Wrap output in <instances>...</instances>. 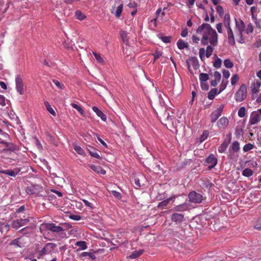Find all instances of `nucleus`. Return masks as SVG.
I'll return each instance as SVG.
<instances>
[{
    "label": "nucleus",
    "instance_id": "f257e3e1",
    "mask_svg": "<svg viewBox=\"0 0 261 261\" xmlns=\"http://www.w3.org/2000/svg\"><path fill=\"white\" fill-rule=\"evenodd\" d=\"M196 32L198 34L203 32L201 42L203 45H207L208 43L213 46L218 45V34L210 24L202 23L197 28Z\"/></svg>",
    "mask_w": 261,
    "mask_h": 261
},
{
    "label": "nucleus",
    "instance_id": "f03ea898",
    "mask_svg": "<svg viewBox=\"0 0 261 261\" xmlns=\"http://www.w3.org/2000/svg\"><path fill=\"white\" fill-rule=\"evenodd\" d=\"M247 86L245 84H242L234 95V99L237 102H241L247 97Z\"/></svg>",
    "mask_w": 261,
    "mask_h": 261
},
{
    "label": "nucleus",
    "instance_id": "7ed1b4c3",
    "mask_svg": "<svg viewBox=\"0 0 261 261\" xmlns=\"http://www.w3.org/2000/svg\"><path fill=\"white\" fill-rule=\"evenodd\" d=\"M190 201L193 203H199L203 200V196L195 191L191 192L188 195Z\"/></svg>",
    "mask_w": 261,
    "mask_h": 261
},
{
    "label": "nucleus",
    "instance_id": "20e7f679",
    "mask_svg": "<svg viewBox=\"0 0 261 261\" xmlns=\"http://www.w3.org/2000/svg\"><path fill=\"white\" fill-rule=\"evenodd\" d=\"M261 86V81L258 80H255L251 83L250 85L251 94L252 96L257 95L259 91V89Z\"/></svg>",
    "mask_w": 261,
    "mask_h": 261
},
{
    "label": "nucleus",
    "instance_id": "39448f33",
    "mask_svg": "<svg viewBox=\"0 0 261 261\" xmlns=\"http://www.w3.org/2000/svg\"><path fill=\"white\" fill-rule=\"evenodd\" d=\"M224 107V106L223 105H221L217 110H215L211 113L210 117L212 123L215 122L218 118L221 115Z\"/></svg>",
    "mask_w": 261,
    "mask_h": 261
},
{
    "label": "nucleus",
    "instance_id": "423d86ee",
    "mask_svg": "<svg viewBox=\"0 0 261 261\" xmlns=\"http://www.w3.org/2000/svg\"><path fill=\"white\" fill-rule=\"evenodd\" d=\"M29 219H16L12 221L11 227L15 229H18L19 227L27 225L29 222Z\"/></svg>",
    "mask_w": 261,
    "mask_h": 261
},
{
    "label": "nucleus",
    "instance_id": "0eeeda50",
    "mask_svg": "<svg viewBox=\"0 0 261 261\" xmlns=\"http://www.w3.org/2000/svg\"><path fill=\"white\" fill-rule=\"evenodd\" d=\"M16 89L19 94L22 95L24 93L23 83L20 75H17L15 78Z\"/></svg>",
    "mask_w": 261,
    "mask_h": 261
},
{
    "label": "nucleus",
    "instance_id": "6e6552de",
    "mask_svg": "<svg viewBox=\"0 0 261 261\" xmlns=\"http://www.w3.org/2000/svg\"><path fill=\"white\" fill-rule=\"evenodd\" d=\"M217 158L213 154H210L205 160V163L208 165V168L210 169L214 168L217 165Z\"/></svg>",
    "mask_w": 261,
    "mask_h": 261
},
{
    "label": "nucleus",
    "instance_id": "1a4fd4ad",
    "mask_svg": "<svg viewBox=\"0 0 261 261\" xmlns=\"http://www.w3.org/2000/svg\"><path fill=\"white\" fill-rule=\"evenodd\" d=\"M25 242L22 237H19L13 240L10 243V246H14L15 248H22L23 247Z\"/></svg>",
    "mask_w": 261,
    "mask_h": 261
},
{
    "label": "nucleus",
    "instance_id": "9d476101",
    "mask_svg": "<svg viewBox=\"0 0 261 261\" xmlns=\"http://www.w3.org/2000/svg\"><path fill=\"white\" fill-rule=\"evenodd\" d=\"M45 228L46 229L54 232H60L64 230L63 227L57 226L54 223L46 224Z\"/></svg>",
    "mask_w": 261,
    "mask_h": 261
},
{
    "label": "nucleus",
    "instance_id": "9b49d317",
    "mask_svg": "<svg viewBox=\"0 0 261 261\" xmlns=\"http://www.w3.org/2000/svg\"><path fill=\"white\" fill-rule=\"evenodd\" d=\"M235 23L236 28L238 32V35L241 36L245 29V24L242 20L240 19L238 21L236 18H235Z\"/></svg>",
    "mask_w": 261,
    "mask_h": 261
},
{
    "label": "nucleus",
    "instance_id": "f8f14e48",
    "mask_svg": "<svg viewBox=\"0 0 261 261\" xmlns=\"http://www.w3.org/2000/svg\"><path fill=\"white\" fill-rule=\"evenodd\" d=\"M123 4L121 3L116 7V4H115L114 6L111 9V13L114 14L116 18H119L122 11Z\"/></svg>",
    "mask_w": 261,
    "mask_h": 261
},
{
    "label": "nucleus",
    "instance_id": "ddd939ff",
    "mask_svg": "<svg viewBox=\"0 0 261 261\" xmlns=\"http://www.w3.org/2000/svg\"><path fill=\"white\" fill-rule=\"evenodd\" d=\"M261 118L259 114L257 112H253L250 115L249 123L250 125H254L257 123Z\"/></svg>",
    "mask_w": 261,
    "mask_h": 261
},
{
    "label": "nucleus",
    "instance_id": "4468645a",
    "mask_svg": "<svg viewBox=\"0 0 261 261\" xmlns=\"http://www.w3.org/2000/svg\"><path fill=\"white\" fill-rule=\"evenodd\" d=\"M184 219V215L177 213H173L171 216V219L172 222L176 223H180L183 221Z\"/></svg>",
    "mask_w": 261,
    "mask_h": 261
},
{
    "label": "nucleus",
    "instance_id": "2eb2a0df",
    "mask_svg": "<svg viewBox=\"0 0 261 261\" xmlns=\"http://www.w3.org/2000/svg\"><path fill=\"white\" fill-rule=\"evenodd\" d=\"M229 123L228 119L226 117H221L217 122V125L220 129H225Z\"/></svg>",
    "mask_w": 261,
    "mask_h": 261
},
{
    "label": "nucleus",
    "instance_id": "dca6fc26",
    "mask_svg": "<svg viewBox=\"0 0 261 261\" xmlns=\"http://www.w3.org/2000/svg\"><path fill=\"white\" fill-rule=\"evenodd\" d=\"M89 167L94 171L97 173L101 174L102 175H105L106 171L101 166L95 165H89Z\"/></svg>",
    "mask_w": 261,
    "mask_h": 261
},
{
    "label": "nucleus",
    "instance_id": "f3484780",
    "mask_svg": "<svg viewBox=\"0 0 261 261\" xmlns=\"http://www.w3.org/2000/svg\"><path fill=\"white\" fill-rule=\"evenodd\" d=\"M0 143L4 144L7 147V149H4V150H8L14 152L17 149V146L12 143L2 141L0 142Z\"/></svg>",
    "mask_w": 261,
    "mask_h": 261
},
{
    "label": "nucleus",
    "instance_id": "a211bd4d",
    "mask_svg": "<svg viewBox=\"0 0 261 261\" xmlns=\"http://www.w3.org/2000/svg\"><path fill=\"white\" fill-rule=\"evenodd\" d=\"M92 110L96 114L98 117L101 118L102 121H105L107 120L106 115L97 107L93 106L92 107Z\"/></svg>",
    "mask_w": 261,
    "mask_h": 261
},
{
    "label": "nucleus",
    "instance_id": "6ab92c4d",
    "mask_svg": "<svg viewBox=\"0 0 261 261\" xmlns=\"http://www.w3.org/2000/svg\"><path fill=\"white\" fill-rule=\"evenodd\" d=\"M230 141H231V138L229 136L228 141H224L223 143H222L221 144V145L219 147L218 151L220 153H224L225 151L226 148H227L228 144L230 142Z\"/></svg>",
    "mask_w": 261,
    "mask_h": 261
},
{
    "label": "nucleus",
    "instance_id": "aec40b11",
    "mask_svg": "<svg viewBox=\"0 0 261 261\" xmlns=\"http://www.w3.org/2000/svg\"><path fill=\"white\" fill-rule=\"evenodd\" d=\"M228 36V41L231 45H234L236 41L234 40V34L232 30H230L227 31Z\"/></svg>",
    "mask_w": 261,
    "mask_h": 261
},
{
    "label": "nucleus",
    "instance_id": "412c9836",
    "mask_svg": "<svg viewBox=\"0 0 261 261\" xmlns=\"http://www.w3.org/2000/svg\"><path fill=\"white\" fill-rule=\"evenodd\" d=\"M175 198V196H173L172 197H171L166 200H164L160 202L159 203L158 207L160 208H164L166 206H167L168 203L170 202V201H172Z\"/></svg>",
    "mask_w": 261,
    "mask_h": 261
},
{
    "label": "nucleus",
    "instance_id": "4be33fe9",
    "mask_svg": "<svg viewBox=\"0 0 261 261\" xmlns=\"http://www.w3.org/2000/svg\"><path fill=\"white\" fill-rule=\"evenodd\" d=\"M187 64H188V68L190 69V65H191L193 68L195 70L197 69L199 67V64L198 60L195 58H192L189 60V61L187 62Z\"/></svg>",
    "mask_w": 261,
    "mask_h": 261
},
{
    "label": "nucleus",
    "instance_id": "5701e85b",
    "mask_svg": "<svg viewBox=\"0 0 261 261\" xmlns=\"http://www.w3.org/2000/svg\"><path fill=\"white\" fill-rule=\"evenodd\" d=\"M189 208V206L187 203H183L176 206L174 207V210L177 212H184L187 211Z\"/></svg>",
    "mask_w": 261,
    "mask_h": 261
},
{
    "label": "nucleus",
    "instance_id": "b1692460",
    "mask_svg": "<svg viewBox=\"0 0 261 261\" xmlns=\"http://www.w3.org/2000/svg\"><path fill=\"white\" fill-rule=\"evenodd\" d=\"M120 35L123 42L126 45H128V34L124 31H121Z\"/></svg>",
    "mask_w": 261,
    "mask_h": 261
},
{
    "label": "nucleus",
    "instance_id": "393cba45",
    "mask_svg": "<svg viewBox=\"0 0 261 261\" xmlns=\"http://www.w3.org/2000/svg\"><path fill=\"white\" fill-rule=\"evenodd\" d=\"M240 149V144L238 141H234L232 143L231 146L229 149V151L231 152L232 150L233 152H238Z\"/></svg>",
    "mask_w": 261,
    "mask_h": 261
},
{
    "label": "nucleus",
    "instance_id": "a878e982",
    "mask_svg": "<svg viewBox=\"0 0 261 261\" xmlns=\"http://www.w3.org/2000/svg\"><path fill=\"white\" fill-rule=\"evenodd\" d=\"M162 119V121L163 122H171L172 117L169 115V113L165 111V113L160 117Z\"/></svg>",
    "mask_w": 261,
    "mask_h": 261
},
{
    "label": "nucleus",
    "instance_id": "bb28decb",
    "mask_svg": "<svg viewBox=\"0 0 261 261\" xmlns=\"http://www.w3.org/2000/svg\"><path fill=\"white\" fill-rule=\"evenodd\" d=\"M177 46L179 49L187 48L189 46L188 42H186L181 39H179L177 42Z\"/></svg>",
    "mask_w": 261,
    "mask_h": 261
},
{
    "label": "nucleus",
    "instance_id": "cd10ccee",
    "mask_svg": "<svg viewBox=\"0 0 261 261\" xmlns=\"http://www.w3.org/2000/svg\"><path fill=\"white\" fill-rule=\"evenodd\" d=\"M144 252L143 249H140L139 250H135L133 251L131 254L129 256V257L130 258H136L139 256H140Z\"/></svg>",
    "mask_w": 261,
    "mask_h": 261
},
{
    "label": "nucleus",
    "instance_id": "c85d7f7f",
    "mask_svg": "<svg viewBox=\"0 0 261 261\" xmlns=\"http://www.w3.org/2000/svg\"><path fill=\"white\" fill-rule=\"evenodd\" d=\"M218 93V89L216 88H213L208 93L207 97L210 100H213L214 99L216 95Z\"/></svg>",
    "mask_w": 261,
    "mask_h": 261
},
{
    "label": "nucleus",
    "instance_id": "c756f323",
    "mask_svg": "<svg viewBox=\"0 0 261 261\" xmlns=\"http://www.w3.org/2000/svg\"><path fill=\"white\" fill-rule=\"evenodd\" d=\"M26 192L27 194L29 195H32L34 194H36L37 192V190L34 186H32L30 187H28L26 189Z\"/></svg>",
    "mask_w": 261,
    "mask_h": 261
},
{
    "label": "nucleus",
    "instance_id": "7c9ffc66",
    "mask_svg": "<svg viewBox=\"0 0 261 261\" xmlns=\"http://www.w3.org/2000/svg\"><path fill=\"white\" fill-rule=\"evenodd\" d=\"M80 256L81 257H84L88 256L89 258L95 259L96 258L95 255L91 252H83L80 254Z\"/></svg>",
    "mask_w": 261,
    "mask_h": 261
},
{
    "label": "nucleus",
    "instance_id": "2f4dec72",
    "mask_svg": "<svg viewBox=\"0 0 261 261\" xmlns=\"http://www.w3.org/2000/svg\"><path fill=\"white\" fill-rule=\"evenodd\" d=\"M253 171L249 168H246L242 171V175L246 177H250L253 175Z\"/></svg>",
    "mask_w": 261,
    "mask_h": 261
},
{
    "label": "nucleus",
    "instance_id": "473e14b6",
    "mask_svg": "<svg viewBox=\"0 0 261 261\" xmlns=\"http://www.w3.org/2000/svg\"><path fill=\"white\" fill-rule=\"evenodd\" d=\"M76 18L82 20L86 18V16L80 10H77L75 12Z\"/></svg>",
    "mask_w": 261,
    "mask_h": 261
},
{
    "label": "nucleus",
    "instance_id": "72a5a7b5",
    "mask_svg": "<svg viewBox=\"0 0 261 261\" xmlns=\"http://www.w3.org/2000/svg\"><path fill=\"white\" fill-rule=\"evenodd\" d=\"M209 79L208 74L201 73L199 74V80L200 82H206Z\"/></svg>",
    "mask_w": 261,
    "mask_h": 261
},
{
    "label": "nucleus",
    "instance_id": "f704fd0d",
    "mask_svg": "<svg viewBox=\"0 0 261 261\" xmlns=\"http://www.w3.org/2000/svg\"><path fill=\"white\" fill-rule=\"evenodd\" d=\"M214 48L211 45H207L205 51V56L206 58H210L213 54Z\"/></svg>",
    "mask_w": 261,
    "mask_h": 261
},
{
    "label": "nucleus",
    "instance_id": "c9c22d12",
    "mask_svg": "<svg viewBox=\"0 0 261 261\" xmlns=\"http://www.w3.org/2000/svg\"><path fill=\"white\" fill-rule=\"evenodd\" d=\"M44 103L47 110L49 112V113L53 116H55L56 113L54 109L51 108V106L49 105V102L45 101Z\"/></svg>",
    "mask_w": 261,
    "mask_h": 261
},
{
    "label": "nucleus",
    "instance_id": "e433bc0d",
    "mask_svg": "<svg viewBox=\"0 0 261 261\" xmlns=\"http://www.w3.org/2000/svg\"><path fill=\"white\" fill-rule=\"evenodd\" d=\"M0 173H4L13 177L15 176L16 175V173L12 170H2L0 171Z\"/></svg>",
    "mask_w": 261,
    "mask_h": 261
},
{
    "label": "nucleus",
    "instance_id": "4c0bfd02",
    "mask_svg": "<svg viewBox=\"0 0 261 261\" xmlns=\"http://www.w3.org/2000/svg\"><path fill=\"white\" fill-rule=\"evenodd\" d=\"M75 245L80 247L81 250H85L87 248V244L85 241H78L75 243Z\"/></svg>",
    "mask_w": 261,
    "mask_h": 261
},
{
    "label": "nucleus",
    "instance_id": "58836bf2",
    "mask_svg": "<svg viewBox=\"0 0 261 261\" xmlns=\"http://www.w3.org/2000/svg\"><path fill=\"white\" fill-rule=\"evenodd\" d=\"M74 149L79 154L83 155H84L85 154V152L84 150L82 148H81L80 146L74 145Z\"/></svg>",
    "mask_w": 261,
    "mask_h": 261
},
{
    "label": "nucleus",
    "instance_id": "ea45409f",
    "mask_svg": "<svg viewBox=\"0 0 261 261\" xmlns=\"http://www.w3.org/2000/svg\"><path fill=\"white\" fill-rule=\"evenodd\" d=\"M254 28L251 23L249 22L246 28L245 32L247 34L253 33Z\"/></svg>",
    "mask_w": 261,
    "mask_h": 261
},
{
    "label": "nucleus",
    "instance_id": "a19ab883",
    "mask_svg": "<svg viewBox=\"0 0 261 261\" xmlns=\"http://www.w3.org/2000/svg\"><path fill=\"white\" fill-rule=\"evenodd\" d=\"M224 66L228 68H231L233 66V63L229 59H227L224 61Z\"/></svg>",
    "mask_w": 261,
    "mask_h": 261
},
{
    "label": "nucleus",
    "instance_id": "79ce46f5",
    "mask_svg": "<svg viewBox=\"0 0 261 261\" xmlns=\"http://www.w3.org/2000/svg\"><path fill=\"white\" fill-rule=\"evenodd\" d=\"M254 148V145L251 143H248L245 145L243 147V151L247 152Z\"/></svg>",
    "mask_w": 261,
    "mask_h": 261
},
{
    "label": "nucleus",
    "instance_id": "37998d69",
    "mask_svg": "<svg viewBox=\"0 0 261 261\" xmlns=\"http://www.w3.org/2000/svg\"><path fill=\"white\" fill-rule=\"evenodd\" d=\"M71 105L72 107L75 109L81 114H84V111L80 106L74 103H71Z\"/></svg>",
    "mask_w": 261,
    "mask_h": 261
},
{
    "label": "nucleus",
    "instance_id": "c03bdc74",
    "mask_svg": "<svg viewBox=\"0 0 261 261\" xmlns=\"http://www.w3.org/2000/svg\"><path fill=\"white\" fill-rule=\"evenodd\" d=\"M245 112L246 109L245 107L240 108L238 111V116L241 118L244 117L245 116Z\"/></svg>",
    "mask_w": 261,
    "mask_h": 261
},
{
    "label": "nucleus",
    "instance_id": "a18cd8bd",
    "mask_svg": "<svg viewBox=\"0 0 261 261\" xmlns=\"http://www.w3.org/2000/svg\"><path fill=\"white\" fill-rule=\"evenodd\" d=\"M208 134H209V133L207 130L203 131V134L200 138V142H202L204 141H205L207 139V138L208 136Z\"/></svg>",
    "mask_w": 261,
    "mask_h": 261
},
{
    "label": "nucleus",
    "instance_id": "49530a36",
    "mask_svg": "<svg viewBox=\"0 0 261 261\" xmlns=\"http://www.w3.org/2000/svg\"><path fill=\"white\" fill-rule=\"evenodd\" d=\"M239 77L238 74H236L233 75L231 79V84L232 85H234L237 84L239 81Z\"/></svg>",
    "mask_w": 261,
    "mask_h": 261
},
{
    "label": "nucleus",
    "instance_id": "de8ad7c7",
    "mask_svg": "<svg viewBox=\"0 0 261 261\" xmlns=\"http://www.w3.org/2000/svg\"><path fill=\"white\" fill-rule=\"evenodd\" d=\"M154 57L153 63L158 59L162 55V53L159 50H155V51L152 54Z\"/></svg>",
    "mask_w": 261,
    "mask_h": 261
},
{
    "label": "nucleus",
    "instance_id": "09e8293b",
    "mask_svg": "<svg viewBox=\"0 0 261 261\" xmlns=\"http://www.w3.org/2000/svg\"><path fill=\"white\" fill-rule=\"evenodd\" d=\"M230 23V16L229 13H226L224 16V24Z\"/></svg>",
    "mask_w": 261,
    "mask_h": 261
},
{
    "label": "nucleus",
    "instance_id": "8fccbe9b",
    "mask_svg": "<svg viewBox=\"0 0 261 261\" xmlns=\"http://www.w3.org/2000/svg\"><path fill=\"white\" fill-rule=\"evenodd\" d=\"M93 54L94 56L95 57L96 60L99 63H103L104 62L103 59L101 57L100 55L99 54L96 53L95 52H93Z\"/></svg>",
    "mask_w": 261,
    "mask_h": 261
},
{
    "label": "nucleus",
    "instance_id": "3c124183",
    "mask_svg": "<svg viewBox=\"0 0 261 261\" xmlns=\"http://www.w3.org/2000/svg\"><path fill=\"white\" fill-rule=\"evenodd\" d=\"M222 65V60L218 58L214 63V66L217 68H220Z\"/></svg>",
    "mask_w": 261,
    "mask_h": 261
},
{
    "label": "nucleus",
    "instance_id": "603ef678",
    "mask_svg": "<svg viewBox=\"0 0 261 261\" xmlns=\"http://www.w3.org/2000/svg\"><path fill=\"white\" fill-rule=\"evenodd\" d=\"M53 82L59 89H63L64 88V85L61 83L59 81L56 80H54L53 81Z\"/></svg>",
    "mask_w": 261,
    "mask_h": 261
},
{
    "label": "nucleus",
    "instance_id": "864d4df0",
    "mask_svg": "<svg viewBox=\"0 0 261 261\" xmlns=\"http://www.w3.org/2000/svg\"><path fill=\"white\" fill-rule=\"evenodd\" d=\"M111 193L118 199H120L122 198L121 194L119 192L113 190L111 192Z\"/></svg>",
    "mask_w": 261,
    "mask_h": 261
},
{
    "label": "nucleus",
    "instance_id": "5fc2aeb1",
    "mask_svg": "<svg viewBox=\"0 0 261 261\" xmlns=\"http://www.w3.org/2000/svg\"><path fill=\"white\" fill-rule=\"evenodd\" d=\"M89 153L92 156H93L94 158H95L96 159L100 158V156L99 155L98 152L95 150H94L93 151H89Z\"/></svg>",
    "mask_w": 261,
    "mask_h": 261
},
{
    "label": "nucleus",
    "instance_id": "6e6d98bb",
    "mask_svg": "<svg viewBox=\"0 0 261 261\" xmlns=\"http://www.w3.org/2000/svg\"><path fill=\"white\" fill-rule=\"evenodd\" d=\"M69 218L75 221H79L82 219V217L80 215H70L69 216Z\"/></svg>",
    "mask_w": 261,
    "mask_h": 261
},
{
    "label": "nucleus",
    "instance_id": "4d7b16f0",
    "mask_svg": "<svg viewBox=\"0 0 261 261\" xmlns=\"http://www.w3.org/2000/svg\"><path fill=\"white\" fill-rule=\"evenodd\" d=\"M254 228L257 230L261 229V217L257 220Z\"/></svg>",
    "mask_w": 261,
    "mask_h": 261
},
{
    "label": "nucleus",
    "instance_id": "13d9d810",
    "mask_svg": "<svg viewBox=\"0 0 261 261\" xmlns=\"http://www.w3.org/2000/svg\"><path fill=\"white\" fill-rule=\"evenodd\" d=\"M216 9V11H217V13L219 15H222L223 14L224 10H223V7L221 6L217 5Z\"/></svg>",
    "mask_w": 261,
    "mask_h": 261
},
{
    "label": "nucleus",
    "instance_id": "bf43d9fd",
    "mask_svg": "<svg viewBox=\"0 0 261 261\" xmlns=\"http://www.w3.org/2000/svg\"><path fill=\"white\" fill-rule=\"evenodd\" d=\"M227 83V81H226V82H224V81L223 80V81L221 83V85L220 86V90H219V93L221 92L222 91H223L225 89V88L226 87Z\"/></svg>",
    "mask_w": 261,
    "mask_h": 261
},
{
    "label": "nucleus",
    "instance_id": "052dcab7",
    "mask_svg": "<svg viewBox=\"0 0 261 261\" xmlns=\"http://www.w3.org/2000/svg\"><path fill=\"white\" fill-rule=\"evenodd\" d=\"M214 76L215 77V80L220 81V80L221 79V75L219 72L217 71H215Z\"/></svg>",
    "mask_w": 261,
    "mask_h": 261
},
{
    "label": "nucleus",
    "instance_id": "680f3d73",
    "mask_svg": "<svg viewBox=\"0 0 261 261\" xmlns=\"http://www.w3.org/2000/svg\"><path fill=\"white\" fill-rule=\"evenodd\" d=\"M171 36H166L162 37V40L165 43H169L171 42Z\"/></svg>",
    "mask_w": 261,
    "mask_h": 261
},
{
    "label": "nucleus",
    "instance_id": "e2e57ef3",
    "mask_svg": "<svg viewBox=\"0 0 261 261\" xmlns=\"http://www.w3.org/2000/svg\"><path fill=\"white\" fill-rule=\"evenodd\" d=\"M205 53V50L204 48H201L200 49H199V57L202 60L203 57H204V55Z\"/></svg>",
    "mask_w": 261,
    "mask_h": 261
},
{
    "label": "nucleus",
    "instance_id": "0e129e2a",
    "mask_svg": "<svg viewBox=\"0 0 261 261\" xmlns=\"http://www.w3.org/2000/svg\"><path fill=\"white\" fill-rule=\"evenodd\" d=\"M82 200L86 206L89 207L91 208H93V204L92 203L89 202L88 200L85 199H83Z\"/></svg>",
    "mask_w": 261,
    "mask_h": 261
},
{
    "label": "nucleus",
    "instance_id": "69168bd1",
    "mask_svg": "<svg viewBox=\"0 0 261 261\" xmlns=\"http://www.w3.org/2000/svg\"><path fill=\"white\" fill-rule=\"evenodd\" d=\"M201 87L202 90H207L208 89V86L205 82H200Z\"/></svg>",
    "mask_w": 261,
    "mask_h": 261
},
{
    "label": "nucleus",
    "instance_id": "338daca9",
    "mask_svg": "<svg viewBox=\"0 0 261 261\" xmlns=\"http://www.w3.org/2000/svg\"><path fill=\"white\" fill-rule=\"evenodd\" d=\"M216 29L218 31V32L219 33H222V24L221 23H219L218 24H216Z\"/></svg>",
    "mask_w": 261,
    "mask_h": 261
},
{
    "label": "nucleus",
    "instance_id": "774afa93",
    "mask_svg": "<svg viewBox=\"0 0 261 261\" xmlns=\"http://www.w3.org/2000/svg\"><path fill=\"white\" fill-rule=\"evenodd\" d=\"M223 75L225 79H228L230 76L229 71L227 70H224L223 71Z\"/></svg>",
    "mask_w": 261,
    "mask_h": 261
}]
</instances>
